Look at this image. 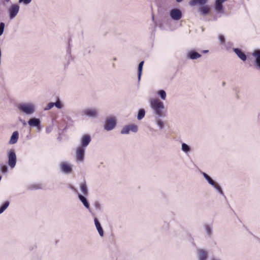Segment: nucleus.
<instances>
[{
    "mask_svg": "<svg viewBox=\"0 0 260 260\" xmlns=\"http://www.w3.org/2000/svg\"><path fill=\"white\" fill-rule=\"evenodd\" d=\"M149 103L150 107L153 110L156 117L159 118L165 116L164 112L165 106L162 102L158 99L151 98L149 100Z\"/></svg>",
    "mask_w": 260,
    "mask_h": 260,
    "instance_id": "nucleus-1",
    "label": "nucleus"
},
{
    "mask_svg": "<svg viewBox=\"0 0 260 260\" xmlns=\"http://www.w3.org/2000/svg\"><path fill=\"white\" fill-rule=\"evenodd\" d=\"M17 107L20 112L27 115H32L36 111L35 104L31 102L20 103Z\"/></svg>",
    "mask_w": 260,
    "mask_h": 260,
    "instance_id": "nucleus-2",
    "label": "nucleus"
},
{
    "mask_svg": "<svg viewBox=\"0 0 260 260\" xmlns=\"http://www.w3.org/2000/svg\"><path fill=\"white\" fill-rule=\"evenodd\" d=\"M82 114L91 118H96L99 116V109L96 108H86L82 110Z\"/></svg>",
    "mask_w": 260,
    "mask_h": 260,
    "instance_id": "nucleus-3",
    "label": "nucleus"
},
{
    "mask_svg": "<svg viewBox=\"0 0 260 260\" xmlns=\"http://www.w3.org/2000/svg\"><path fill=\"white\" fill-rule=\"evenodd\" d=\"M8 157V165L12 169L14 168L16 164V155L14 149H10L7 151Z\"/></svg>",
    "mask_w": 260,
    "mask_h": 260,
    "instance_id": "nucleus-4",
    "label": "nucleus"
},
{
    "mask_svg": "<svg viewBox=\"0 0 260 260\" xmlns=\"http://www.w3.org/2000/svg\"><path fill=\"white\" fill-rule=\"evenodd\" d=\"M85 149L77 147L75 151L76 160L77 162H82L84 159Z\"/></svg>",
    "mask_w": 260,
    "mask_h": 260,
    "instance_id": "nucleus-5",
    "label": "nucleus"
},
{
    "mask_svg": "<svg viewBox=\"0 0 260 260\" xmlns=\"http://www.w3.org/2000/svg\"><path fill=\"white\" fill-rule=\"evenodd\" d=\"M116 126V119L114 117H108L106 118L104 128L108 131H111Z\"/></svg>",
    "mask_w": 260,
    "mask_h": 260,
    "instance_id": "nucleus-6",
    "label": "nucleus"
},
{
    "mask_svg": "<svg viewBox=\"0 0 260 260\" xmlns=\"http://www.w3.org/2000/svg\"><path fill=\"white\" fill-rule=\"evenodd\" d=\"M170 16L173 20L178 21L182 17V13L179 9L174 8L170 11Z\"/></svg>",
    "mask_w": 260,
    "mask_h": 260,
    "instance_id": "nucleus-7",
    "label": "nucleus"
},
{
    "mask_svg": "<svg viewBox=\"0 0 260 260\" xmlns=\"http://www.w3.org/2000/svg\"><path fill=\"white\" fill-rule=\"evenodd\" d=\"M19 6L17 4H13L9 9V18L10 19H14L19 12Z\"/></svg>",
    "mask_w": 260,
    "mask_h": 260,
    "instance_id": "nucleus-8",
    "label": "nucleus"
},
{
    "mask_svg": "<svg viewBox=\"0 0 260 260\" xmlns=\"http://www.w3.org/2000/svg\"><path fill=\"white\" fill-rule=\"evenodd\" d=\"M90 142V136L88 135H84L81 138L80 145L79 147L86 149V148L89 144Z\"/></svg>",
    "mask_w": 260,
    "mask_h": 260,
    "instance_id": "nucleus-9",
    "label": "nucleus"
},
{
    "mask_svg": "<svg viewBox=\"0 0 260 260\" xmlns=\"http://www.w3.org/2000/svg\"><path fill=\"white\" fill-rule=\"evenodd\" d=\"M197 255L198 260H207L208 253L207 251L203 249H198Z\"/></svg>",
    "mask_w": 260,
    "mask_h": 260,
    "instance_id": "nucleus-10",
    "label": "nucleus"
},
{
    "mask_svg": "<svg viewBox=\"0 0 260 260\" xmlns=\"http://www.w3.org/2000/svg\"><path fill=\"white\" fill-rule=\"evenodd\" d=\"M186 56L189 59L194 60L200 58L202 55L194 50H190L187 52Z\"/></svg>",
    "mask_w": 260,
    "mask_h": 260,
    "instance_id": "nucleus-11",
    "label": "nucleus"
},
{
    "mask_svg": "<svg viewBox=\"0 0 260 260\" xmlns=\"http://www.w3.org/2000/svg\"><path fill=\"white\" fill-rule=\"evenodd\" d=\"M61 172L66 174H69L72 171L71 166L66 162H61L60 164Z\"/></svg>",
    "mask_w": 260,
    "mask_h": 260,
    "instance_id": "nucleus-12",
    "label": "nucleus"
},
{
    "mask_svg": "<svg viewBox=\"0 0 260 260\" xmlns=\"http://www.w3.org/2000/svg\"><path fill=\"white\" fill-rule=\"evenodd\" d=\"M28 124L31 127H36L39 128L40 126L41 121L39 118L34 117L29 119Z\"/></svg>",
    "mask_w": 260,
    "mask_h": 260,
    "instance_id": "nucleus-13",
    "label": "nucleus"
},
{
    "mask_svg": "<svg viewBox=\"0 0 260 260\" xmlns=\"http://www.w3.org/2000/svg\"><path fill=\"white\" fill-rule=\"evenodd\" d=\"M208 2V0H190L189 2V5L191 6H203Z\"/></svg>",
    "mask_w": 260,
    "mask_h": 260,
    "instance_id": "nucleus-14",
    "label": "nucleus"
},
{
    "mask_svg": "<svg viewBox=\"0 0 260 260\" xmlns=\"http://www.w3.org/2000/svg\"><path fill=\"white\" fill-rule=\"evenodd\" d=\"M255 57V63L257 68L260 71V50H256L252 53Z\"/></svg>",
    "mask_w": 260,
    "mask_h": 260,
    "instance_id": "nucleus-15",
    "label": "nucleus"
},
{
    "mask_svg": "<svg viewBox=\"0 0 260 260\" xmlns=\"http://www.w3.org/2000/svg\"><path fill=\"white\" fill-rule=\"evenodd\" d=\"M80 189L83 195L85 196L88 195V190L85 181H83L80 183Z\"/></svg>",
    "mask_w": 260,
    "mask_h": 260,
    "instance_id": "nucleus-16",
    "label": "nucleus"
},
{
    "mask_svg": "<svg viewBox=\"0 0 260 260\" xmlns=\"http://www.w3.org/2000/svg\"><path fill=\"white\" fill-rule=\"evenodd\" d=\"M210 9L211 8L209 6L205 5L199 8V11L202 15L205 16L210 13Z\"/></svg>",
    "mask_w": 260,
    "mask_h": 260,
    "instance_id": "nucleus-17",
    "label": "nucleus"
},
{
    "mask_svg": "<svg viewBox=\"0 0 260 260\" xmlns=\"http://www.w3.org/2000/svg\"><path fill=\"white\" fill-rule=\"evenodd\" d=\"M94 221L95 223V225L96 226V230L98 231V233L101 237H103L104 236V231L101 225L100 222L99 220L96 218H94Z\"/></svg>",
    "mask_w": 260,
    "mask_h": 260,
    "instance_id": "nucleus-18",
    "label": "nucleus"
},
{
    "mask_svg": "<svg viewBox=\"0 0 260 260\" xmlns=\"http://www.w3.org/2000/svg\"><path fill=\"white\" fill-rule=\"evenodd\" d=\"M234 51L242 60L245 61L246 60V55L241 51V49L239 48H234Z\"/></svg>",
    "mask_w": 260,
    "mask_h": 260,
    "instance_id": "nucleus-19",
    "label": "nucleus"
},
{
    "mask_svg": "<svg viewBox=\"0 0 260 260\" xmlns=\"http://www.w3.org/2000/svg\"><path fill=\"white\" fill-rule=\"evenodd\" d=\"M85 196L78 193V198L80 200V201L82 203V204L86 208L89 209L90 207L89 204Z\"/></svg>",
    "mask_w": 260,
    "mask_h": 260,
    "instance_id": "nucleus-20",
    "label": "nucleus"
},
{
    "mask_svg": "<svg viewBox=\"0 0 260 260\" xmlns=\"http://www.w3.org/2000/svg\"><path fill=\"white\" fill-rule=\"evenodd\" d=\"M18 136H19L18 132L17 131L14 132L11 137V139L9 141V143L10 144H15L18 141Z\"/></svg>",
    "mask_w": 260,
    "mask_h": 260,
    "instance_id": "nucleus-21",
    "label": "nucleus"
},
{
    "mask_svg": "<svg viewBox=\"0 0 260 260\" xmlns=\"http://www.w3.org/2000/svg\"><path fill=\"white\" fill-rule=\"evenodd\" d=\"M144 61H141L138 65V79L139 81L141 80V75L142 74L143 67L144 64Z\"/></svg>",
    "mask_w": 260,
    "mask_h": 260,
    "instance_id": "nucleus-22",
    "label": "nucleus"
},
{
    "mask_svg": "<svg viewBox=\"0 0 260 260\" xmlns=\"http://www.w3.org/2000/svg\"><path fill=\"white\" fill-rule=\"evenodd\" d=\"M202 175L205 178V179L208 181V182L212 186L214 185V184L216 183L208 175L204 172L202 173Z\"/></svg>",
    "mask_w": 260,
    "mask_h": 260,
    "instance_id": "nucleus-23",
    "label": "nucleus"
},
{
    "mask_svg": "<svg viewBox=\"0 0 260 260\" xmlns=\"http://www.w3.org/2000/svg\"><path fill=\"white\" fill-rule=\"evenodd\" d=\"M181 150L185 153H188L190 151L191 148L187 144L183 143L181 144Z\"/></svg>",
    "mask_w": 260,
    "mask_h": 260,
    "instance_id": "nucleus-24",
    "label": "nucleus"
},
{
    "mask_svg": "<svg viewBox=\"0 0 260 260\" xmlns=\"http://www.w3.org/2000/svg\"><path fill=\"white\" fill-rule=\"evenodd\" d=\"M10 205V202L8 201H5L3 205L0 207V214H2L5 210Z\"/></svg>",
    "mask_w": 260,
    "mask_h": 260,
    "instance_id": "nucleus-25",
    "label": "nucleus"
},
{
    "mask_svg": "<svg viewBox=\"0 0 260 260\" xmlns=\"http://www.w3.org/2000/svg\"><path fill=\"white\" fill-rule=\"evenodd\" d=\"M145 115V111L144 109H141L139 110L138 116H137V119L138 120H141L143 119Z\"/></svg>",
    "mask_w": 260,
    "mask_h": 260,
    "instance_id": "nucleus-26",
    "label": "nucleus"
},
{
    "mask_svg": "<svg viewBox=\"0 0 260 260\" xmlns=\"http://www.w3.org/2000/svg\"><path fill=\"white\" fill-rule=\"evenodd\" d=\"M156 123L160 129H163L164 127V122L163 121L160 120L159 118H157L156 117V120H155Z\"/></svg>",
    "mask_w": 260,
    "mask_h": 260,
    "instance_id": "nucleus-27",
    "label": "nucleus"
},
{
    "mask_svg": "<svg viewBox=\"0 0 260 260\" xmlns=\"http://www.w3.org/2000/svg\"><path fill=\"white\" fill-rule=\"evenodd\" d=\"M157 94L160 96L162 100H165L166 98V92L164 90H160L158 91Z\"/></svg>",
    "mask_w": 260,
    "mask_h": 260,
    "instance_id": "nucleus-28",
    "label": "nucleus"
},
{
    "mask_svg": "<svg viewBox=\"0 0 260 260\" xmlns=\"http://www.w3.org/2000/svg\"><path fill=\"white\" fill-rule=\"evenodd\" d=\"M128 126L129 127L128 128H129L130 132L131 131L134 133H136L138 131V126L135 124H129L128 125Z\"/></svg>",
    "mask_w": 260,
    "mask_h": 260,
    "instance_id": "nucleus-29",
    "label": "nucleus"
},
{
    "mask_svg": "<svg viewBox=\"0 0 260 260\" xmlns=\"http://www.w3.org/2000/svg\"><path fill=\"white\" fill-rule=\"evenodd\" d=\"M205 230L207 235L210 236L212 234V227L208 224L205 225Z\"/></svg>",
    "mask_w": 260,
    "mask_h": 260,
    "instance_id": "nucleus-30",
    "label": "nucleus"
},
{
    "mask_svg": "<svg viewBox=\"0 0 260 260\" xmlns=\"http://www.w3.org/2000/svg\"><path fill=\"white\" fill-rule=\"evenodd\" d=\"M128 125L123 127L121 131V134H128L130 132L129 128H128Z\"/></svg>",
    "mask_w": 260,
    "mask_h": 260,
    "instance_id": "nucleus-31",
    "label": "nucleus"
},
{
    "mask_svg": "<svg viewBox=\"0 0 260 260\" xmlns=\"http://www.w3.org/2000/svg\"><path fill=\"white\" fill-rule=\"evenodd\" d=\"M214 187L221 194L223 195V192L220 186L217 184L216 183L214 184V185L212 186Z\"/></svg>",
    "mask_w": 260,
    "mask_h": 260,
    "instance_id": "nucleus-32",
    "label": "nucleus"
},
{
    "mask_svg": "<svg viewBox=\"0 0 260 260\" xmlns=\"http://www.w3.org/2000/svg\"><path fill=\"white\" fill-rule=\"evenodd\" d=\"M54 106H55L58 109H61L63 107L62 104L59 100L57 101L55 103H53Z\"/></svg>",
    "mask_w": 260,
    "mask_h": 260,
    "instance_id": "nucleus-33",
    "label": "nucleus"
},
{
    "mask_svg": "<svg viewBox=\"0 0 260 260\" xmlns=\"http://www.w3.org/2000/svg\"><path fill=\"white\" fill-rule=\"evenodd\" d=\"M32 0H19L18 2L20 4H23L24 5H27L29 4Z\"/></svg>",
    "mask_w": 260,
    "mask_h": 260,
    "instance_id": "nucleus-34",
    "label": "nucleus"
},
{
    "mask_svg": "<svg viewBox=\"0 0 260 260\" xmlns=\"http://www.w3.org/2000/svg\"><path fill=\"white\" fill-rule=\"evenodd\" d=\"M5 26V25L4 22L0 23V36H2L4 32Z\"/></svg>",
    "mask_w": 260,
    "mask_h": 260,
    "instance_id": "nucleus-35",
    "label": "nucleus"
},
{
    "mask_svg": "<svg viewBox=\"0 0 260 260\" xmlns=\"http://www.w3.org/2000/svg\"><path fill=\"white\" fill-rule=\"evenodd\" d=\"M54 107L53 103H49L45 108L44 110L47 111L51 109L52 108Z\"/></svg>",
    "mask_w": 260,
    "mask_h": 260,
    "instance_id": "nucleus-36",
    "label": "nucleus"
},
{
    "mask_svg": "<svg viewBox=\"0 0 260 260\" xmlns=\"http://www.w3.org/2000/svg\"><path fill=\"white\" fill-rule=\"evenodd\" d=\"M1 171L4 173H6L8 171V167L6 166H3L1 167Z\"/></svg>",
    "mask_w": 260,
    "mask_h": 260,
    "instance_id": "nucleus-37",
    "label": "nucleus"
},
{
    "mask_svg": "<svg viewBox=\"0 0 260 260\" xmlns=\"http://www.w3.org/2000/svg\"><path fill=\"white\" fill-rule=\"evenodd\" d=\"M219 39L220 40L221 43L223 44L224 43V38L222 35L219 36Z\"/></svg>",
    "mask_w": 260,
    "mask_h": 260,
    "instance_id": "nucleus-38",
    "label": "nucleus"
},
{
    "mask_svg": "<svg viewBox=\"0 0 260 260\" xmlns=\"http://www.w3.org/2000/svg\"><path fill=\"white\" fill-rule=\"evenodd\" d=\"M19 121L22 123L23 126H25L26 125V123L24 120L19 118Z\"/></svg>",
    "mask_w": 260,
    "mask_h": 260,
    "instance_id": "nucleus-39",
    "label": "nucleus"
},
{
    "mask_svg": "<svg viewBox=\"0 0 260 260\" xmlns=\"http://www.w3.org/2000/svg\"><path fill=\"white\" fill-rule=\"evenodd\" d=\"M208 52H209L208 50H201V52L202 53H207Z\"/></svg>",
    "mask_w": 260,
    "mask_h": 260,
    "instance_id": "nucleus-40",
    "label": "nucleus"
},
{
    "mask_svg": "<svg viewBox=\"0 0 260 260\" xmlns=\"http://www.w3.org/2000/svg\"><path fill=\"white\" fill-rule=\"evenodd\" d=\"M177 3H181L183 1V0H175Z\"/></svg>",
    "mask_w": 260,
    "mask_h": 260,
    "instance_id": "nucleus-41",
    "label": "nucleus"
},
{
    "mask_svg": "<svg viewBox=\"0 0 260 260\" xmlns=\"http://www.w3.org/2000/svg\"><path fill=\"white\" fill-rule=\"evenodd\" d=\"M41 187H39V186H37L36 187H34L35 189H39V188H40Z\"/></svg>",
    "mask_w": 260,
    "mask_h": 260,
    "instance_id": "nucleus-42",
    "label": "nucleus"
},
{
    "mask_svg": "<svg viewBox=\"0 0 260 260\" xmlns=\"http://www.w3.org/2000/svg\"><path fill=\"white\" fill-rule=\"evenodd\" d=\"M211 260H219V259L213 258Z\"/></svg>",
    "mask_w": 260,
    "mask_h": 260,
    "instance_id": "nucleus-43",
    "label": "nucleus"
},
{
    "mask_svg": "<svg viewBox=\"0 0 260 260\" xmlns=\"http://www.w3.org/2000/svg\"><path fill=\"white\" fill-rule=\"evenodd\" d=\"M99 204H96L95 205V207L97 208L98 207H99Z\"/></svg>",
    "mask_w": 260,
    "mask_h": 260,
    "instance_id": "nucleus-44",
    "label": "nucleus"
},
{
    "mask_svg": "<svg viewBox=\"0 0 260 260\" xmlns=\"http://www.w3.org/2000/svg\"><path fill=\"white\" fill-rule=\"evenodd\" d=\"M6 2H9L10 0H5Z\"/></svg>",
    "mask_w": 260,
    "mask_h": 260,
    "instance_id": "nucleus-45",
    "label": "nucleus"
},
{
    "mask_svg": "<svg viewBox=\"0 0 260 260\" xmlns=\"http://www.w3.org/2000/svg\"><path fill=\"white\" fill-rule=\"evenodd\" d=\"M2 179V177L0 176V181Z\"/></svg>",
    "mask_w": 260,
    "mask_h": 260,
    "instance_id": "nucleus-46",
    "label": "nucleus"
},
{
    "mask_svg": "<svg viewBox=\"0 0 260 260\" xmlns=\"http://www.w3.org/2000/svg\"><path fill=\"white\" fill-rule=\"evenodd\" d=\"M114 60H116V58H114Z\"/></svg>",
    "mask_w": 260,
    "mask_h": 260,
    "instance_id": "nucleus-47",
    "label": "nucleus"
}]
</instances>
